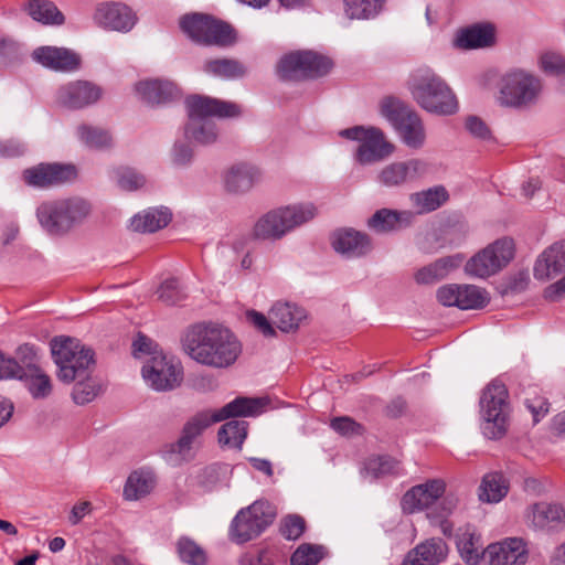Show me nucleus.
<instances>
[{
    "mask_svg": "<svg viewBox=\"0 0 565 565\" xmlns=\"http://www.w3.org/2000/svg\"><path fill=\"white\" fill-rule=\"evenodd\" d=\"M183 349L198 363L217 369L234 364L242 353L234 333L215 323L192 326L183 338Z\"/></svg>",
    "mask_w": 565,
    "mask_h": 565,
    "instance_id": "obj_1",
    "label": "nucleus"
},
{
    "mask_svg": "<svg viewBox=\"0 0 565 565\" xmlns=\"http://www.w3.org/2000/svg\"><path fill=\"white\" fill-rule=\"evenodd\" d=\"M407 87L414 100L428 113L451 115L458 109L451 88L429 67L415 70L407 81Z\"/></svg>",
    "mask_w": 565,
    "mask_h": 565,
    "instance_id": "obj_2",
    "label": "nucleus"
},
{
    "mask_svg": "<svg viewBox=\"0 0 565 565\" xmlns=\"http://www.w3.org/2000/svg\"><path fill=\"white\" fill-rule=\"evenodd\" d=\"M317 213V206L310 202L274 209L256 221L252 234L256 239L277 241L313 220Z\"/></svg>",
    "mask_w": 565,
    "mask_h": 565,
    "instance_id": "obj_3",
    "label": "nucleus"
},
{
    "mask_svg": "<svg viewBox=\"0 0 565 565\" xmlns=\"http://www.w3.org/2000/svg\"><path fill=\"white\" fill-rule=\"evenodd\" d=\"M51 352L57 366V377L64 383L86 376L95 364L92 349L74 338L55 337L51 341Z\"/></svg>",
    "mask_w": 565,
    "mask_h": 565,
    "instance_id": "obj_4",
    "label": "nucleus"
},
{
    "mask_svg": "<svg viewBox=\"0 0 565 565\" xmlns=\"http://www.w3.org/2000/svg\"><path fill=\"white\" fill-rule=\"evenodd\" d=\"M90 211L86 200L74 196L43 202L36 210V216L47 233L61 235L83 223Z\"/></svg>",
    "mask_w": 565,
    "mask_h": 565,
    "instance_id": "obj_5",
    "label": "nucleus"
},
{
    "mask_svg": "<svg viewBox=\"0 0 565 565\" xmlns=\"http://www.w3.org/2000/svg\"><path fill=\"white\" fill-rule=\"evenodd\" d=\"M381 115L397 131L403 143L411 149H420L426 141V130L419 115L395 98H385L381 103Z\"/></svg>",
    "mask_w": 565,
    "mask_h": 565,
    "instance_id": "obj_6",
    "label": "nucleus"
},
{
    "mask_svg": "<svg viewBox=\"0 0 565 565\" xmlns=\"http://www.w3.org/2000/svg\"><path fill=\"white\" fill-rule=\"evenodd\" d=\"M541 92L540 78L525 71L514 70L500 78L498 103L510 108H526L539 100Z\"/></svg>",
    "mask_w": 565,
    "mask_h": 565,
    "instance_id": "obj_7",
    "label": "nucleus"
},
{
    "mask_svg": "<svg viewBox=\"0 0 565 565\" xmlns=\"http://www.w3.org/2000/svg\"><path fill=\"white\" fill-rule=\"evenodd\" d=\"M339 135L345 139L358 141L353 158L360 166L381 162L393 154L395 147L384 132L376 127L354 126L343 129Z\"/></svg>",
    "mask_w": 565,
    "mask_h": 565,
    "instance_id": "obj_8",
    "label": "nucleus"
},
{
    "mask_svg": "<svg viewBox=\"0 0 565 565\" xmlns=\"http://www.w3.org/2000/svg\"><path fill=\"white\" fill-rule=\"evenodd\" d=\"M180 28L191 40L204 45L225 47L236 41L235 31L230 24L203 13L183 15Z\"/></svg>",
    "mask_w": 565,
    "mask_h": 565,
    "instance_id": "obj_9",
    "label": "nucleus"
},
{
    "mask_svg": "<svg viewBox=\"0 0 565 565\" xmlns=\"http://www.w3.org/2000/svg\"><path fill=\"white\" fill-rule=\"evenodd\" d=\"M508 390L499 381H492L483 391L480 406L484 420L483 433L491 439L500 438L507 430L510 414Z\"/></svg>",
    "mask_w": 565,
    "mask_h": 565,
    "instance_id": "obj_10",
    "label": "nucleus"
},
{
    "mask_svg": "<svg viewBox=\"0 0 565 565\" xmlns=\"http://www.w3.org/2000/svg\"><path fill=\"white\" fill-rule=\"evenodd\" d=\"M332 61L313 51H295L285 54L277 63L276 71L284 81H301L327 75Z\"/></svg>",
    "mask_w": 565,
    "mask_h": 565,
    "instance_id": "obj_11",
    "label": "nucleus"
},
{
    "mask_svg": "<svg viewBox=\"0 0 565 565\" xmlns=\"http://www.w3.org/2000/svg\"><path fill=\"white\" fill-rule=\"evenodd\" d=\"M274 507L267 501H255L238 511L230 525V539L243 544L259 536L275 520Z\"/></svg>",
    "mask_w": 565,
    "mask_h": 565,
    "instance_id": "obj_12",
    "label": "nucleus"
},
{
    "mask_svg": "<svg viewBox=\"0 0 565 565\" xmlns=\"http://www.w3.org/2000/svg\"><path fill=\"white\" fill-rule=\"evenodd\" d=\"M214 423H218L213 409H204L190 417L183 425L179 439L166 444L160 452L167 462L173 466L181 465L189 460L191 450L196 438Z\"/></svg>",
    "mask_w": 565,
    "mask_h": 565,
    "instance_id": "obj_13",
    "label": "nucleus"
},
{
    "mask_svg": "<svg viewBox=\"0 0 565 565\" xmlns=\"http://www.w3.org/2000/svg\"><path fill=\"white\" fill-rule=\"evenodd\" d=\"M142 377L157 392H167L180 386L183 380L181 363L166 354L150 356L142 366Z\"/></svg>",
    "mask_w": 565,
    "mask_h": 565,
    "instance_id": "obj_14",
    "label": "nucleus"
},
{
    "mask_svg": "<svg viewBox=\"0 0 565 565\" xmlns=\"http://www.w3.org/2000/svg\"><path fill=\"white\" fill-rule=\"evenodd\" d=\"M185 107L189 120H211V117L233 118L242 114L238 104L203 95L188 97Z\"/></svg>",
    "mask_w": 565,
    "mask_h": 565,
    "instance_id": "obj_15",
    "label": "nucleus"
},
{
    "mask_svg": "<svg viewBox=\"0 0 565 565\" xmlns=\"http://www.w3.org/2000/svg\"><path fill=\"white\" fill-rule=\"evenodd\" d=\"M77 171L72 164L40 163L23 171L25 183L33 188L58 186L76 179Z\"/></svg>",
    "mask_w": 565,
    "mask_h": 565,
    "instance_id": "obj_16",
    "label": "nucleus"
},
{
    "mask_svg": "<svg viewBox=\"0 0 565 565\" xmlns=\"http://www.w3.org/2000/svg\"><path fill=\"white\" fill-rule=\"evenodd\" d=\"M428 163L418 158L395 161L386 164L379 172L377 182L386 188H399L413 182L427 173Z\"/></svg>",
    "mask_w": 565,
    "mask_h": 565,
    "instance_id": "obj_17",
    "label": "nucleus"
},
{
    "mask_svg": "<svg viewBox=\"0 0 565 565\" xmlns=\"http://www.w3.org/2000/svg\"><path fill=\"white\" fill-rule=\"evenodd\" d=\"M527 526L537 531H558L565 527V505L557 502H535L524 511Z\"/></svg>",
    "mask_w": 565,
    "mask_h": 565,
    "instance_id": "obj_18",
    "label": "nucleus"
},
{
    "mask_svg": "<svg viewBox=\"0 0 565 565\" xmlns=\"http://www.w3.org/2000/svg\"><path fill=\"white\" fill-rule=\"evenodd\" d=\"M93 19L103 29L124 33L129 32L138 20L130 7L114 1L98 4Z\"/></svg>",
    "mask_w": 565,
    "mask_h": 565,
    "instance_id": "obj_19",
    "label": "nucleus"
},
{
    "mask_svg": "<svg viewBox=\"0 0 565 565\" xmlns=\"http://www.w3.org/2000/svg\"><path fill=\"white\" fill-rule=\"evenodd\" d=\"M103 89L88 81H74L62 85L56 92L58 104L70 109H82L97 103Z\"/></svg>",
    "mask_w": 565,
    "mask_h": 565,
    "instance_id": "obj_20",
    "label": "nucleus"
},
{
    "mask_svg": "<svg viewBox=\"0 0 565 565\" xmlns=\"http://www.w3.org/2000/svg\"><path fill=\"white\" fill-rule=\"evenodd\" d=\"M446 484L440 479H433L409 489L402 499V509L414 513L433 505L445 493Z\"/></svg>",
    "mask_w": 565,
    "mask_h": 565,
    "instance_id": "obj_21",
    "label": "nucleus"
},
{
    "mask_svg": "<svg viewBox=\"0 0 565 565\" xmlns=\"http://www.w3.org/2000/svg\"><path fill=\"white\" fill-rule=\"evenodd\" d=\"M486 558L489 565H523L527 559L526 545L522 539L509 537L490 544Z\"/></svg>",
    "mask_w": 565,
    "mask_h": 565,
    "instance_id": "obj_22",
    "label": "nucleus"
},
{
    "mask_svg": "<svg viewBox=\"0 0 565 565\" xmlns=\"http://www.w3.org/2000/svg\"><path fill=\"white\" fill-rule=\"evenodd\" d=\"M32 57L42 66L57 72H73L81 64V57L65 47L40 46L32 52Z\"/></svg>",
    "mask_w": 565,
    "mask_h": 565,
    "instance_id": "obj_23",
    "label": "nucleus"
},
{
    "mask_svg": "<svg viewBox=\"0 0 565 565\" xmlns=\"http://www.w3.org/2000/svg\"><path fill=\"white\" fill-rule=\"evenodd\" d=\"M262 180L260 170L249 163H236L223 175L224 188L234 194L246 193Z\"/></svg>",
    "mask_w": 565,
    "mask_h": 565,
    "instance_id": "obj_24",
    "label": "nucleus"
},
{
    "mask_svg": "<svg viewBox=\"0 0 565 565\" xmlns=\"http://www.w3.org/2000/svg\"><path fill=\"white\" fill-rule=\"evenodd\" d=\"M332 246L335 252L348 258L364 256L372 249L370 237L352 228L335 232L332 236Z\"/></svg>",
    "mask_w": 565,
    "mask_h": 565,
    "instance_id": "obj_25",
    "label": "nucleus"
},
{
    "mask_svg": "<svg viewBox=\"0 0 565 565\" xmlns=\"http://www.w3.org/2000/svg\"><path fill=\"white\" fill-rule=\"evenodd\" d=\"M565 270V241L547 247L536 259L533 274L539 280H548Z\"/></svg>",
    "mask_w": 565,
    "mask_h": 565,
    "instance_id": "obj_26",
    "label": "nucleus"
},
{
    "mask_svg": "<svg viewBox=\"0 0 565 565\" xmlns=\"http://www.w3.org/2000/svg\"><path fill=\"white\" fill-rule=\"evenodd\" d=\"M448 546L441 539L431 537L411 550L403 565H437L445 561Z\"/></svg>",
    "mask_w": 565,
    "mask_h": 565,
    "instance_id": "obj_27",
    "label": "nucleus"
},
{
    "mask_svg": "<svg viewBox=\"0 0 565 565\" xmlns=\"http://www.w3.org/2000/svg\"><path fill=\"white\" fill-rule=\"evenodd\" d=\"M456 545L460 557L468 565H478L486 557V548L481 536L471 525L458 530Z\"/></svg>",
    "mask_w": 565,
    "mask_h": 565,
    "instance_id": "obj_28",
    "label": "nucleus"
},
{
    "mask_svg": "<svg viewBox=\"0 0 565 565\" xmlns=\"http://www.w3.org/2000/svg\"><path fill=\"white\" fill-rule=\"evenodd\" d=\"M413 220L411 211L381 209L369 218L367 226L376 233H390L409 226Z\"/></svg>",
    "mask_w": 565,
    "mask_h": 565,
    "instance_id": "obj_29",
    "label": "nucleus"
},
{
    "mask_svg": "<svg viewBox=\"0 0 565 565\" xmlns=\"http://www.w3.org/2000/svg\"><path fill=\"white\" fill-rule=\"evenodd\" d=\"M137 95L149 104H162L179 96L178 87L170 81L147 79L135 85Z\"/></svg>",
    "mask_w": 565,
    "mask_h": 565,
    "instance_id": "obj_30",
    "label": "nucleus"
},
{
    "mask_svg": "<svg viewBox=\"0 0 565 565\" xmlns=\"http://www.w3.org/2000/svg\"><path fill=\"white\" fill-rule=\"evenodd\" d=\"M494 43V29L490 24H477L460 30L452 45L461 50H472L491 46Z\"/></svg>",
    "mask_w": 565,
    "mask_h": 565,
    "instance_id": "obj_31",
    "label": "nucleus"
},
{
    "mask_svg": "<svg viewBox=\"0 0 565 565\" xmlns=\"http://www.w3.org/2000/svg\"><path fill=\"white\" fill-rule=\"evenodd\" d=\"M265 403L260 398L239 396L220 409L213 411L216 420L223 422L232 417H254L263 412Z\"/></svg>",
    "mask_w": 565,
    "mask_h": 565,
    "instance_id": "obj_32",
    "label": "nucleus"
},
{
    "mask_svg": "<svg viewBox=\"0 0 565 565\" xmlns=\"http://www.w3.org/2000/svg\"><path fill=\"white\" fill-rule=\"evenodd\" d=\"M463 260L459 254L441 257L434 263L424 266L415 274L418 284H434L446 278L451 271L458 268Z\"/></svg>",
    "mask_w": 565,
    "mask_h": 565,
    "instance_id": "obj_33",
    "label": "nucleus"
},
{
    "mask_svg": "<svg viewBox=\"0 0 565 565\" xmlns=\"http://www.w3.org/2000/svg\"><path fill=\"white\" fill-rule=\"evenodd\" d=\"M156 487V476L150 470L139 469L132 471L124 487V498L137 501L149 495Z\"/></svg>",
    "mask_w": 565,
    "mask_h": 565,
    "instance_id": "obj_34",
    "label": "nucleus"
},
{
    "mask_svg": "<svg viewBox=\"0 0 565 565\" xmlns=\"http://www.w3.org/2000/svg\"><path fill=\"white\" fill-rule=\"evenodd\" d=\"M269 316L271 322L284 332L297 329L306 317L302 308L289 302H276Z\"/></svg>",
    "mask_w": 565,
    "mask_h": 565,
    "instance_id": "obj_35",
    "label": "nucleus"
},
{
    "mask_svg": "<svg viewBox=\"0 0 565 565\" xmlns=\"http://www.w3.org/2000/svg\"><path fill=\"white\" fill-rule=\"evenodd\" d=\"M202 71L207 75L225 81L242 78L247 72L245 65L234 58L207 60L203 63Z\"/></svg>",
    "mask_w": 565,
    "mask_h": 565,
    "instance_id": "obj_36",
    "label": "nucleus"
},
{
    "mask_svg": "<svg viewBox=\"0 0 565 565\" xmlns=\"http://www.w3.org/2000/svg\"><path fill=\"white\" fill-rule=\"evenodd\" d=\"M171 221V213L168 209H148L131 218L130 226L136 232L153 233Z\"/></svg>",
    "mask_w": 565,
    "mask_h": 565,
    "instance_id": "obj_37",
    "label": "nucleus"
},
{
    "mask_svg": "<svg viewBox=\"0 0 565 565\" xmlns=\"http://www.w3.org/2000/svg\"><path fill=\"white\" fill-rule=\"evenodd\" d=\"M18 379L24 382L26 390L35 399L46 398L52 393L51 379L41 367L21 370Z\"/></svg>",
    "mask_w": 565,
    "mask_h": 565,
    "instance_id": "obj_38",
    "label": "nucleus"
},
{
    "mask_svg": "<svg viewBox=\"0 0 565 565\" xmlns=\"http://www.w3.org/2000/svg\"><path fill=\"white\" fill-rule=\"evenodd\" d=\"M448 199L449 194L443 185H436L411 195V202L419 214L430 213L439 209Z\"/></svg>",
    "mask_w": 565,
    "mask_h": 565,
    "instance_id": "obj_39",
    "label": "nucleus"
},
{
    "mask_svg": "<svg viewBox=\"0 0 565 565\" xmlns=\"http://www.w3.org/2000/svg\"><path fill=\"white\" fill-rule=\"evenodd\" d=\"M509 491V483L503 475L493 472L483 477L479 488V499L487 503L500 502Z\"/></svg>",
    "mask_w": 565,
    "mask_h": 565,
    "instance_id": "obj_40",
    "label": "nucleus"
},
{
    "mask_svg": "<svg viewBox=\"0 0 565 565\" xmlns=\"http://www.w3.org/2000/svg\"><path fill=\"white\" fill-rule=\"evenodd\" d=\"M184 136L194 143L209 146L217 140L218 131L213 120H188Z\"/></svg>",
    "mask_w": 565,
    "mask_h": 565,
    "instance_id": "obj_41",
    "label": "nucleus"
},
{
    "mask_svg": "<svg viewBox=\"0 0 565 565\" xmlns=\"http://www.w3.org/2000/svg\"><path fill=\"white\" fill-rule=\"evenodd\" d=\"M29 15L42 24L61 25L64 23V15L57 7L47 0H30L26 4Z\"/></svg>",
    "mask_w": 565,
    "mask_h": 565,
    "instance_id": "obj_42",
    "label": "nucleus"
},
{
    "mask_svg": "<svg viewBox=\"0 0 565 565\" xmlns=\"http://www.w3.org/2000/svg\"><path fill=\"white\" fill-rule=\"evenodd\" d=\"M248 423L245 420H230L222 425L217 433L222 447L241 449L247 437Z\"/></svg>",
    "mask_w": 565,
    "mask_h": 565,
    "instance_id": "obj_43",
    "label": "nucleus"
},
{
    "mask_svg": "<svg viewBox=\"0 0 565 565\" xmlns=\"http://www.w3.org/2000/svg\"><path fill=\"white\" fill-rule=\"evenodd\" d=\"M385 0H344L345 13L350 19L370 20L380 14Z\"/></svg>",
    "mask_w": 565,
    "mask_h": 565,
    "instance_id": "obj_44",
    "label": "nucleus"
},
{
    "mask_svg": "<svg viewBox=\"0 0 565 565\" xmlns=\"http://www.w3.org/2000/svg\"><path fill=\"white\" fill-rule=\"evenodd\" d=\"M177 553L181 562L188 565H206L207 555L202 546L189 536L177 541Z\"/></svg>",
    "mask_w": 565,
    "mask_h": 565,
    "instance_id": "obj_45",
    "label": "nucleus"
},
{
    "mask_svg": "<svg viewBox=\"0 0 565 565\" xmlns=\"http://www.w3.org/2000/svg\"><path fill=\"white\" fill-rule=\"evenodd\" d=\"M490 301L489 294L475 285H460L457 307L462 310L484 308Z\"/></svg>",
    "mask_w": 565,
    "mask_h": 565,
    "instance_id": "obj_46",
    "label": "nucleus"
},
{
    "mask_svg": "<svg viewBox=\"0 0 565 565\" xmlns=\"http://www.w3.org/2000/svg\"><path fill=\"white\" fill-rule=\"evenodd\" d=\"M77 137L89 148L104 149L113 145V137L106 129L81 125L77 127Z\"/></svg>",
    "mask_w": 565,
    "mask_h": 565,
    "instance_id": "obj_47",
    "label": "nucleus"
},
{
    "mask_svg": "<svg viewBox=\"0 0 565 565\" xmlns=\"http://www.w3.org/2000/svg\"><path fill=\"white\" fill-rule=\"evenodd\" d=\"M486 248L490 249L489 255L491 256V260L494 264L497 273L512 260L515 250L513 239L508 237L497 239Z\"/></svg>",
    "mask_w": 565,
    "mask_h": 565,
    "instance_id": "obj_48",
    "label": "nucleus"
},
{
    "mask_svg": "<svg viewBox=\"0 0 565 565\" xmlns=\"http://www.w3.org/2000/svg\"><path fill=\"white\" fill-rule=\"evenodd\" d=\"M489 253L490 249L483 248L475 256H472L466 263V273L470 276L478 278H487L497 274V269L491 260V256L489 255Z\"/></svg>",
    "mask_w": 565,
    "mask_h": 565,
    "instance_id": "obj_49",
    "label": "nucleus"
},
{
    "mask_svg": "<svg viewBox=\"0 0 565 565\" xmlns=\"http://www.w3.org/2000/svg\"><path fill=\"white\" fill-rule=\"evenodd\" d=\"M88 375L89 374L82 376L81 379L84 380L78 381L73 388L72 397L77 405H85L90 403L102 392L100 383L96 379Z\"/></svg>",
    "mask_w": 565,
    "mask_h": 565,
    "instance_id": "obj_50",
    "label": "nucleus"
},
{
    "mask_svg": "<svg viewBox=\"0 0 565 565\" xmlns=\"http://www.w3.org/2000/svg\"><path fill=\"white\" fill-rule=\"evenodd\" d=\"M326 555L321 545L303 543L292 553L291 565H317Z\"/></svg>",
    "mask_w": 565,
    "mask_h": 565,
    "instance_id": "obj_51",
    "label": "nucleus"
},
{
    "mask_svg": "<svg viewBox=\"0 0 565 565\" xmlns=\"http://www.w3.org/2000/svg\"><path fill=\"white\" fill-rule=\"evenodd\" d=\"M158 299L166 305H175L185 298V294L175 278L164 280L157 290Z\"/></svg>",
    "mask_w": 565,
    "mask_h": 565,
    "instance_id": "obj_52",
    "label": "nucleus"
},
{
    "mask_svg": "<svg viewBox=\"0 0 565 565\" xmlns=\"http://www.w3.org/2000/svg\"><path fill=\"white\" fill-rule=\"evenodd\" d=\"M398 469V462L387 456H380L372 458L366 462L365 470L371 473L374 478L383 477L391 473H396Z\"/></svg>",
    "mask_w": 565,
    "mask_h": 565,
    "instance_id": "obj_53",
    "label": "nucleus"
},
{
    "mask_svg": "<svg viewBox=\"0 0 565 565\" xmlns=\"http://www.w3.org/2000/svg\"><path fill=\"white\" fill-rule=\"evenodd\" d=\"M541 70L553 76L565 75V57L556 52H545L540 57Z\"/></svg>",
    "mask_w": 565,
    "mask_h": 565,
    "instance_id": "obj_54",
    "label": "nucleus"
},
{
    "mask_svg": "<svg viewBox=\"0 0 565 565\" xmlns=\"http://www.w3.org/2000/svg\"><path fill=\"white\" fill-rule=\"evenodd\" d=\"M116 175L119 188L126 191H135L146 184V178L131 168H120Z\"/></svg>",
    "mask_w": 565,
    "mask_h": 565,
    "instance_id": "obj_55",
    "label": "nucleus"
},
{
    "mask_svg": "<svg viewBox=\"0 0 565 565\" xmlns=\"http://www.w3.org/2000/svg\"><path fill=\"white\" fill-rule=\"evenodd\" d=\"M306 522L300 515L291 514L282 519L280 524L281 535L290 541L298 540L305 532Z\"/></svg>",
    "mask_w": 565,
    "mask_h": 565,
    "instance_id": "obj_56",
    "label": "nucleus"
},
{
    "mask_svg": "<svg viewBox=\"0 0 565 565\" xmlns=\"http://www.w3.org/2000/svg\"><path fill=\"white\" fill-rule=\"evenodd\" d=\"M459 296L460 285L457 284H448L437 290V299L443 306L457 307Z\"/></svg>",
    "mask_w": 565,
    "mask_h": 565,
    "instance_id": "obj_57",
    "label": "nucleus"
},
{
    "mask_svg": "<svg viewBox=\"0 0 565 565\" xmlns=\"http://www.w3.org/2000/svg\"><path fill=\"white\" fill-rule=\"evenodd\" d=\"M36 349L30 344H22L17 349V361L22 367V371L31 367H40L36 364Z\"/></svg>",
    "mask_w": 565,
    "mask_h": 565,
    "instance_id": "obj_58",
    "label": "nucleus"
},
{
    "mask_svg": "<svg viewBox=\"0 0 565 565\" xmlns=\"http://www.w3.org/2000/svg\"><path fill=\"white\" fill-rule=\"evenodd\" d=\"M21 365L14 358L6 356L0 351V380L18 379L21 373Z\"/></svg>",
    "mask_w": 565,
    "mask_h": 565,
    "instance_id": "obj_59",
    "label": "nucleus"
},
{
    "mask_svg": "<svg viewBox=\"0 0 565 565\" xmlns=\"http://www.w3.org/2000/svg\"><path fill=\"white\" fill-rule=\"evenodd\" d=\"M246 317L248 321L265 337H271L275 334L270 321L260 312L255 310L247 311Z\"/></svg>",
    "mask_w": 565,
    "mask_h": 565,
    "instance_id": "obj_60",
    "label": "nucleus"
},
{
    "mask_svg": "<svg viewBox=\"0 0 565 565\" xmlns=\"http://www.w3.org/2000/svg\"><path fill=\"white\" fill-rule=\"evenodd\" d=\"M525 405L534 417V422H539L541 417L548 413V402L545 397L536 396L533 398L527 397Z\"/></svg>",
    "mask_w": 565,
    "mask_h": 565,
    "instance_id": "obj_61",
    "label": "nucleus"
},
{
    "mask_svg": "<svg viewBox=\"0 0 565 565\" xmlns=\"http://www.w3.org/2000/svg\"><path fill=\"white\" fill-rule=\"evenodd\" d=\"M0 54L8 60H18L23 55V47L12 39L0 40Z\"/></svg>",
    "mask_w": 565,
    "mask_h": 565,
    "instance_id": "obj_62",
    "label": "nucleus"
},
{
    "mask_svg": "<svg viewBox=\"0 0 565 565\" xmlns=\"http://www.w3.org/2000/svg\"><path fill=\"white\" fill-rule=\"evenodd\" d=\"M239 565H271V558L267 550L257 553H245L239 557Z\"/></svg>",
    "mask_w": 565,
    "mask_h": 565,
    "instance_id": "obj_63",
    "label": "nucleus"
},
{
    "mask_svg": "<svg viewBox=\"0 0 565 565\" xmlns=\"http://www.w3.org/2000/svg\"><path fill=\"white\" fill-rule=\"evenodd\" d=\"M466 129L476 138L487 139L490 136V130L484 121L476 116L466 119Z\"/></svg>",
    "mask_w": 565,
    "mask_h": 565,
    "instance_id": "obj_64",
    "label": "nucleus"
}]
</instances>
